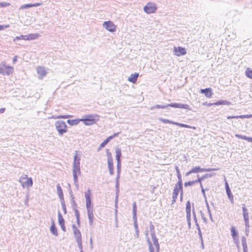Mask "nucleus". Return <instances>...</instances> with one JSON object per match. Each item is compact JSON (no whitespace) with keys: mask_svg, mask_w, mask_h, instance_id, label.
<instances>
[{"mask_svg":"<svg viewBox=\"0 0 252 252\" xmlns=\"http://www.w3.org/2000/svg\"><path fill=\"white\" fill-rule=\"evenodd\" d=\"M228 197L232 203H234L233 195L231 192L230 189L226 190Z\"/></svg>","mask_w":252,"mask_h":252,"instance_id":"nucleus-29","label":"nucleus"},{"mask_svg":"<svg viewBox=\"0 0 252 252\" xmlns=\"http://www.w3.org/2000/svg\"><path fill=\"white\" fill-rule=\"evenodd\" d=\"M69 115H59L57 116H52V118L53 119H59V118H63V119H66L68 118H69Z\"/></svg>","mask_w":252,"mask_h":252,"instance_id":"nucleus-43","label":"nucleus"},{"mask_svg":"<svg viewBox=\"0 0 252 252\" xmlns=\"http://www.w3.org/2000/svg\"><path fill=\"white\" fill-rule=\"evenodd\" d=\"M110 139L107 137L103 142H102L99 146L98 150L103 148L109 141Z\"/></svg>","mask_w":252,"mask_h":252,"instance_id":"nucleus-33","label":"nucleus"},{"mask_svg":"<svg viewBox=\"0 0 252 252\" xmlns=\"http://www.w3.org/2000/svg\"><path fill=\"white\" fill-rule=\"evenodd\" d=\"M79 247L80 252H83L82 240L76 241Z\"/></svg>","mask_w":252,"mask_h":252,"instance_id":"nucleus-42","label":"nucleus"},{"mask_svg":"<svg viewBox=\"0 0 252 252\" xmlns=\"http://www.w3.org/2000/svg\"><path fill=\"white\" fill-rule=\"evenodd\" d=\"M242 210H243V215L244 220L245 221L246 227L249 228V213L248 212V210L245 205H244L242 207Z\"/></svg>","mask_w":252,"mask_h":252,"instance_id":"nucleus-11","label":"nucleus"},{"mask_svg":"<svg viewBox=\"0 0 252 252\" xmlns=\"http://www.w3.org/2000/svg\"><path fill=\"white\" fill-rule=\"evenodd\" d=\"M231 235L232 237L234 239L235 237L237 236V232L235 230V229L234 226H232L231 228Z\"/></svg>","mask_w":252,"mask_h":252,"instance_id":"nucleus-44","label":"nucleus"},{"mask_svg":"<svg viewBox=\"0 0 252 252\" xmlns=\"http://www.w3.org/2000/svg\"><path fill=\"white\" fill-rule=\"evenodd\" d=\"M198 235L199 236V238H200V239L201 240V242L203 244V237H202L201 229L198 230Z\"/></svg>","mask_w":252,"mask_h":252,"instance_id":"nucleus-58","label":"nucleus"},{"mask_svg":"<svg viewBox=\"0 0 252 252\" xmlns=\"http://www.w3.org/2000/svg\"><path fill=\"white\" fill-rule=\"evenodd\" d=\"M158 120L163 123H168V124H173V125H175V123L176 122H173V121H170L169 120H168V119H163V118H159Z\"/></svg>","mask_w":252,"mask_h":252,"instance_id":"nucleus-35","label":"nucleus"},{"mask_svg":"<svg viewBox=\"0 0 252 252\" xmlns=\"http://www.w3.org/2000/svg\"><path fill=\"white\" fill-rule=\"evenodd\" d=\"M32 7V4H26L23 5H22L20 7V9H26L28 8Z\"/></svg>","mask_w":252,"mask_h":252,"instance_id":"nucleus-52","label":"nucleus"},{"mask_svg":"<svg viewBox=\"0 0 252 252\" xmlns=\"http://www.w3.org/2000/svg\"><path fill=\"white\" fill-rule=\"evenodd\" d=\"M106 155L107 157V161H112L113 158L111 153L110 152L108 149H106Z\"/></svg>","mask_w":252,"mask_h":252,"instance_id":"nucleus-39","label":"nucleus"},{"mask_svg":"<svg viewBox=\"0 0 252 252\" xmlns=\"http://www.w3.org/2000/svg\"><path fill=\"white\" fill-rule=\"evenodd\" d=\"M120 133V132L115 133L112 135H111V136H109L108 138L110 139V140H111V139H112L114 137L117 136Z\"/></svg>","mask_w":252,"mask_h":252,"instance_id":"nucleus-56","label":"nucleus"},{"mask_svg":"<svg viewBox=\"0 0 252 252\" xmlns=\"http://www.w3.org/2000/svg\"><path fill=\"white\" fill-rule=\"evenodd\" d=\"M13 72V67L6 65L4 63L0 65V73L5 75H9Z\"/></svg>","mask_w":252,"mask_h":252,"instance_id":"nucleus-6","label":"nucleus"},{"mask_svg":"<svg viewBox=\"0 0 252 252\" xmlns=\"http://www.w3.org/2000/svg\"><path fill=\"white\" fill-rule=\"evenodd\" d=\"M193 184H194V181H189L188 182L185 183L184 185H185V187H187V186H192Z\"/></svg>","mask_w":252,"mask_h":252,"instance_id":"nucleus-55","label":"nucleus"},{"mask_svg":"<svg viewBox=\"0 0 252 252\" xmlns=\"http://www.w3.org/2000/svg\"><path fill=\"white\" fill-rule=\"evenodd\" d=\"M246 75L251 79H252V70L248 68L245 71Z\"/></svg>","mask_w":252,"mask_h":252,"instance_id":"nucleus-37","label":"nucleus"},{"mask_svg":"<svg viewBox=\"0 0 252 252\" xmlns=\"http://www.w3.org/2000/svg\"><path fill=\"white\" fill-rule=\"evenodd\" d=\"M136 202H134L133 203L132 213H136Z\"/></svg>","mask_w":252,"mask_h":252,"instance_id":"nucleus-59","label":"nucleus"},{"mask_svg":"<svg viewBox=\"0 0 252 252\" xmlns=\"http://www.w3.org/2000/svg\"><path fill=\"white\" fill-rule=\"evenodd\" d=\"M19 181L23 188L26 187L29 188L31 187L33 184L32 179L31 178H28L27 175L25 174L20 177Z\"/></svg>","mask_w":252,"mask_h":252,"instance_id":"nucleus-3","label":"nucleus"},{"mask_svg":"<svg viewBox=\"0 0 252 252\" xmlns=\"http://www.w3.org/2000/svg\"><path fill=\"white\" fill-rule=\"evenodd\" d=\"M173 51L175 55L177 56L185 55L186 54V51L185 49L180 46L177 47H175L173 49Z\"/></svg>","mask_w":252,"mask_h":252,"instance_id":"nucleus-12","label":"nucleus"},{"mask_svg":"<svg viewBox=\"0 0 252 252\" xmlns=\"http://www.w3.org/2000/svg\"><path fill=\"white\" fill-rule=\"evenodd\" d=\"M102 26L103 28L110 32H114L116 31L117 26L112 21H105L103 23Z\"/></svg>","mask_w":252,"mask_h":252,"instance_id":"nucleus-7","label":"nucleus"},{"mask_svg":"<svg viewBox=\"0 0 252 252\" xmlns=\"http://www.w3.org/2000/svg\"><path fill=\"white\" fill-rule=\"evenodd\" d=\"M187 220L188 225L190 227V226L191 225V216H189V218H187Z\"/></svg>","mask_w":252,"mask_h":252,"instance_id":"nucleus-63","label":"nucleus"},{"mask_svg":"<svg viewBox=\"0 0 252 252\" xmlns=\"http://www.w3.org/2000/svg\"><path fill=\"white\" fill-rule=\"evenodd\" d=\"M175 125H177V126H180L181 127L192 128L193 129H195V127H194V126H190L189 125H186V124H181V123H179L176 122L175 123Z\"/></svg>","mask_w":252,"mask_h":252,"instance_id":"nucleus-32","label":"nucleus"},{"mask_svg":"<svg viewBox=\"0 0 252 252\" xmlns=\"http://www.w3.org/2000/svg\"><path fill=\"white\" fill-rule=\"evenodd\" d=\"M201 93L204 94L208 98L212 97V93L211 92V89L210 88L201 89Z\"/></svg>","mask_w":252,"mask_h":252,"instance_id":"nucleus-16","label":"nucleus"},{"mask_svg":"<svg viewBox=\"0 0 252 252\" xmlns=\"http://www.w3.org/2000/svg\"><path fill=\"white\" fill-rule=\"evenodd\" d=\"M115 151L116 153V158L117 161H121V157L122 156L121 149L118 147H115Z\"/></svg>","mask_w":252,"mask_h":252,"instance_id":"nucleus-19","label":"nucleus"},{"mask_svg":"<svg viewBox=\"0 0 252 252\" xmlns=\"http://www.w3.org/2000/svg\"><path fill=\"white\" fill-rule=\"evenodd\" d=\"M61 205H62L63 210V213L65 214L67 213V210H66L64 200H61Z\"/></svg>","mask_w":252,"mask_h":252,"instance_id":"nucleus-41","label":"nucleus"},{"mask_svg":"<svg viewBox=\"0 0 252 252\" xmlns=\"http://www.w3.org/2000/svg\"><path fill=\"white\" fill-rule=\"evenodd\" d=\"M71 205L73 210H74L75 209H77V204L73 199L71 200Z\"/></svg>","mask_w":252,"mask_h":252,"instance_id":"nucleus-50","label":"nucleus"},{"mask_svg":"<svg viewBox=\"0 0 252 252\" xmlns=\"http://www.w3.org/2000/svg\"><path fill=\"white\" fill-rule=\"evenodd\" d=\"M73 211L75 213L76 218L78 219V218H80V214L78 210L77 209H75L74 210H73Z\"/></svg>","mask_w":252,"mask_h":252,"instance_id":"nucleus-54","label":"nucleus"},{"mask_svg":"<svg viewBox=\"0 0 252 252\" xmlns=\"http://www.w3.org/2000/svg\"><path fill=\"white\" fill-rule=\"evenodd\" d=\"M107 163L109 173L111 175H113L114 174L113 160L107 161Z\"/></svg>","mask_w":252,"mask_h":252,"instance_id":"nucleus-23","label":"nucleus"},{"mask_svg":"<svg viewBox=\"0 0 252 252\" xmlns=\"http://www.w3.org/2000/svg\"><path fill=\"white\" fill-rule=\"evenodd\" d=\"M121 168V161L117 162V172L118 174H120Z\"/></svg>","mask_w":252,"mask_h":252,"instance_id":"nucleus-45","label":"nucleus"},{"mask_svg":"<svg viewBox=\"0 0 252 252\" xmlns=\"http://www.w3.org/2000/svg\"><path fill=\"white\" fill-rule=\"evenodd\" d=\"M87 215L89 220V224L90 225L92 226L94 223V211L87 212Z\"/></svg>","mask_w":252,"mask_h":252,"instance_id":"nucleus-22","label":"nucleus"},{"mask_svg":"<svg viewBox=\"0 0 252 252\" xmlns=\"http://www.w3.org/2000/svg\"><path fill=\"white\" fill-rule=\"evenodd\" d=\"M85 200H90L91 197V190L88 189L87 191L85 192Z\"/></svg>","mask_w":252,"mask_h":252,"instance_id":"nucleus-36","label":"nucleus"},{"mask_svg":"<svg viewBox=\"0 0 252 252\" xmlns=\"http://www.w3.org/2000/svg\"><path fill=\"white\" fill-rule=\"evenodd\" d=\"M157 4L152 2H148L143 7L144 11L148 14L154 13L157 10Z\"/></svg>","mask_w":252,"mask_h":252,"instance_id":"nucleus-4","label":"nucleus"},{"mask_svg":"<svg viewBox=\"0 0 252 252\" xmlns=\"http://www.w3.org/2000/svg\"><path fill=\"white\" fill-rule=\"evenodd\" d=\"M9 27V25H0V31L3 30L4 29Z\"/></svg>","mask_w":252,"mask_h":252,"instance_id":"nucleus-60","label":"nucleus"},{"mask_svg":"<svg viewBox=\"0 0 252 252\" xmlns=\"http://www.w3.org/2000/svg\"><path fill=\"white\" fill-rule=\"evenodd\" d=\"M150 230L151 232L155 231V227L154 225L152 224V222H150V226H149Z\"/></svg>","mask_w":252,"mask_h":252,"instance_id":"nucleus-57","label":"nucleus"},{"mask_svg":"<svg viewBox=\"0 0 252 252\" xmlns=\"http://www.w3.org/2000/svg\"><path fill=\"white\" fill-rule=\"evenodd\" d=\"M58 217L59 224H61L64 223V220L60 212H58Z\"/></svg>","mask_w":252,"mask_h":252,"instance_id":"nucleus-34","label":"nucleus"},{"mask_svg":"<svg viewBox=\"0 0 252 252\" xmlns=\"http://www.w3.org/2000/svg\"><path fill=\"white\" fill-rule=\"evenodd\" d=\"M200 172H203V168H200L199 166L194 167L186 173V176H188L193 173H198Z\"/></svg>","mask_w":252,"mask_h":252,"instance_id":"nucleus-15","label":"nucleus"},{"mask_svg":"<svg viewBox=\"0 0 252 252\" xmlns=\"http://www.w3.org/2000/svg\"><path fill=\"white\" fill-rule=\"evenodd\" d=\"M230 104V102L224 100H220L215 103V105H229Z\"/></svg>","mask_w":252,"mask_h":252,"instance_id":"nucleus-31","label":"nucleus"},{"mask_svg":"<svg viewBox=\"0 0 252 252\" xmlns=\"http://www.w3.org/2000/svg\"><path fill=\"white\" fill-rule=\"evenodd\" d=\"M86 126L92 125L95 123V120L93 115L87 116L85 119H80Z\"/></svg>","mask_w":252,"mask_h":252,"instance_id":"nucleus-10","label":"nucleus"},{"mask_svg":"<svg viewBox=\"0 0 252 252\" xmlns=\"http://www.w3.org/2000/svg\"><path fill=\"white\" fill-rule=\"evenodd\" d=\"M86 205L87 212L94 211V207L91 199L86 200Z\"/></svg>","mask_w":252,"mask_h":252,"instance_id":"nucleus-17","label":"nucleus"},{"mask_svg":"<svg viewBox=\"0 0 252 252\" xmlns=\"http://www.w3.org/2000/svg\"><path fill=\"white\" fill-rule=\"evenodd\" d=\"M10 5V3L6 2H0V7H4L8 6Z\"/></svg>","mask_w":252,"mask_h":252,"instance_id":"nucleus-51","label":"nucleus"},{"mask_svg":"<svg viewBox=\"0 0 252 252\" xmlns=\"http://www.w3.org/2000/svg\"><path fill=\"white\" fill-rule=\"evenodd\" d=\"M36 72L38 75V78L42 79L43 77L46 76L47 71L44 66H38L36 67Z\"/></svg>","mask_w":252,"mask_h":252,"instance_id":"nucleus-9","label":"nucleus"},{"mask_svg":"<svg viewBox=\"0 0 252 252\" xmlns=\"http://www.w3.org/2000/svg\"><path fill=\"white\" fill-rule=\"evenodd\" d=\"M151 235L153 240L157 239L155 231L151 232Z\"/></svg>","mask_w":252,"mask_h":252,"instance_id":"nucleus-64","label":"nucleus"},{"mask_svg":"<svg viewBox=\"0 0 252 252\" xmlns=\"http://www.w3.org/2000/svg\"><path fill=\"white\" fill-rule=\"evenodd\" d=\"M80 121H81L80 119H73V120H68L67 123L71 126H74L77 125Z\"/></svg>","mask_w":252,"mask_h":252,"instance_id":"nucleus-27","label":"nucleus"},{"mask_svg":"<svg viewBox=\"0 0 252 252\" xmlns=\"http://www.w3.org/2000/svg\"><path fill=\"white\" fill-rule=\"evenodd\" d=\"M147 242L149 245V248L150 252H157V249H156V251L155 250V249L152 245V243L150 241V239L149 238H148Z\"/></svg>","mask_w":252,"mask_h":252,"instance_id":"nucleus-28","label":"nucleus"},{"mask_svg":"<svg viewBox=\"0 0 252 252\" xmlns=\"http://www.w3.org/2000/svg\"><path fill=\"white\" fill-rule=\"evenodd\" d=\"M73 233L76 241L82 240L81 233L79 229H76Z\"/></svg>","mask_w":252,"mask_h":252,"instance_id":"nucleus-25","label":"nucleus"},{"mask_svg":"<svg viewBox=\"0 0 252 252\" xmlns=\"http://www.w3.org/2000/svg\"><path fill=\"white\" fill-rule=\"evenodd\" d=\"M134 226V228L135 230V237L136 238H138L139 237V229H138V224L135 223Z\"/></svg>","mask_w":252,"mask_h":252,"instance_id":"nucleus-48","label":"nucleus"},{"mask_svg":"<svg viewBox=\"0 0 252 252\" xmlns=\"http://www.w3.org/2000/svg\"><path fill=\"white\" fill-rule=\"evenodd\" d=\"M220 170V168H203V172H210L212 171H217Z\"/></svg>","mask_w":252,"mask_h":252,"instance_id":"nucleus-46","label":"nucleus"},{"mask_svg":"<svg viewBox=\"0 0 252 252\" xmlns=\"http://www.w3.org/2000/svg\"><path fill=\"white\" fill-rule=\"evenodd\" d=\"M182 190H183L182 184L180 185L179 184H176L173 192L172 203H174L176 202L179 192L180 191L181 192Z\"/></svg>","mask_w":252,"mask_h":252,"instance_id":"nucleus-8","label":"nucleus"},{"mask_svg":"<svg viewBox=\"0 0 252 252\" xmlns=\"http://www.w3.org/2000/svg\"><path fill=\"white\" fill-rule=\"evenodd\" d=\"M252 118V114L250 115H240V116H228L227 118L228 119H238V118Z\"/></svg>","mask_w":252,"mask_h":252,"instance_id":"nucleus-18","label":"nucleus"},{"mask_svg":"<svg viewBox=\"0 0 252 252\" xmlns=\"http://www.w3.org/2000/svg\"><path fill=\"white\" fill-rule=\"evenodd\" d=\"M40 36V34L38 33H30L28 35H26V40H32L36 39Z\"/></svg>","mask_w":252,"mask_h":252,"instance_id":"nucleus-13","label":"nucleus"},{"mask_svg":"<svg viewBox=\"0 0 252 252\" xmlns=\"http://www.w3.org/2000/svg\"><path fill=\"white\" fill-rule=\"evenodd\" d=\"M242 245L243 248H248L247 244L246 242V239L245 237H243L242 238Z\"/></svg>","mask_w":252,"mask_h":252,"instance_id":"nucleus-49","label":"nucleus"},{"mask_svg":"<svg viewBox=\"0 0 252 252\" xmlns=\"http://www.w3.org/2000/svg\"><path fill=\"white\" fill-rule=\"evenodd\" d=\"M133 214V219L134 220V225L136 223H137V217H136V213H132Z\"/></svg>","mask_w":252,"mask_h":252,"instance_id":"nucleus-61","label":"nucleus"},{"mask_svg":"<svg viewBox=\"0 0 252 252\" xmlns=\"http://www.w3.org/2000/svg\"><path fill=\"white\" fill-rule=\"evenodd\" d=\"M175 169L177 172V177L179 180L177 184H179L180 185H181V184H182V176L178 167L176 166Z\"/></svg>","mask_w":252,"mask_h":252,"instance_id":"nucleus-26","label":"nucleus"},{"mask_svg":"<svg viewBox=\"0 0 252 252\" xmlns=\"http://www.w3.org/2000/svg\"><path fill=\"white\" fill-rule=\"evenodd\" d=\"M78 151H75V155L73 157V177L75 186L78 189V175L81 174L80 157L78 156Z\"/></svg>","mask_w":252,"mask_h":252,"instance_id":"nucleus-1","label":"nucleus"},{"mask_svg":"<svg viewBox=\"0 0 252 252\" xmlns=\"http://www.w3.org/2000/svg\"><path fill=\"white\" fill-rule=\"evenodd\" d=\"M26 35H21L19 36H16L15 39H14V41L15 40H20V39H23L26 40Z\"/></svg>","mask_w":252,"mask_h":252,"instance_id":"nucleus-53","label":"nucleus"},{"mask_svg":"<svg viewBox=\"0 0 252 252\" xmlns=\"http://www.w3.org/2000/svg\"><path fill=\"white\" fill-rule=\"evenodd\" d=\"M55 126L60 135L62 136L67 132V126L64 121L62 120L56 121Z\"/></svg>","mask_w":252,"mask_h":252,"instance_id":"nucleus-2","label":"nucleus"},{"mask_svg":"<svg viewBox=\"0 0 252 252\" xmlns=\"http://www.w3.org/2000/svg\"><path fill=\"white\" fill-rule=\"evenodd\" d=\"M153 244L156 247V249H157V252H159V245L158 242V239H155L153 240Z\"/></svg>","mask_w":252,"mask_h":252,"instance_id":"nucleus-38","label":"nucleus"},{"mask_svg":"<svg viewBox=\"0 0 252 252\" xmlns=\"http://www.w3.org/2000/svg\"><path fill=\"white\" fill-rule=\"evenodd\" d=\"M57 193L61 200H64L63 194L60 184L57 185Z\"/></svg>","mask_w":252,"mask_h":252,"instance_id":"nucleus-20","label":"nucleus"},{"mask_svg":"<svg viewBox=\"0 0 252 252\" xmlns=\"http://www.w3.org/2000/svg\"><path fill=\"white\" fill-rule=\"evenodd\" d=\"M186 212L187 218H189V216H191V206L189 201H188L186 203Z\"/></svg>","mask_w":252,"mask_h":252,"instance_id":"nucleus-21","label":"nucleus"},{"mask_svg":"<svg viewBox=\"0 0 252 252\" xmlns=\"http://www.w3.org/2000/svg\"><path fill=\"white\" fill-rule=\"evenodd\" d=\"M206 206H207V210H208V214L209 215V217H210V219L212 221L213 219H212V214H211V210H210V207H209V204L206 200Z\"/></svg>","mask_w":252,"mask_h":252,"instance_id":"nucleus-47","label":"nucleus"},{"mask_svg":"<svg viewBox=\"0 0 252 252\" xmlns=\"http://www.w3.org/2000/svg\"><path fill=\"white\" fill-rule=\"evenodd\" d=\"M215 175H216V173H210V174L207 173V174H206L203 175L202 176V178L203 179V180H204L206 178L213 177V176H215Z\"/></svg>","mask_w":252,"mask_h":252,"instance_id":"nucleus-40","label":"nucleus"},{"mask_svg":"<svg viewBox=\"0 0 252 252\" xmlns=\"http://www.w3.org/2000/svg\"><path fill=\"white\" fill-rule=\"evenodd\" d=\"M200 187L201 188V191H202V192L203 193V196L206 199V194H205V189H204V188H203V187L202 186V184L200 183Z\"/></svg>","mask_w":252,"mask_h":252,"instance_id":"nucleus-62","label":"nucleus"},{"mask_svg":"<svg viewBox=\"0 0 252 252\" xmlns=\"http://www.w3.org/2000/svg\"><path fill=\"white\" fill-rule=\"evenodd\" d=\"M169 106L172 107H174V108H178L190 110V108L189 105L184 104H181V103H170V104H168L166 105H160V108H162V109L166 108Z\"/></svg>","mask_w":252,"mask_h":252,"instance_id":"nucleus-5","label":"nucleus"},{"mask_svg":"<svg viewBox=\"0 0 252 252\" xmlns=\"http://www.w3.org/2000/svg\"><path fill=\"white\" fill-rule=\"evenodd\" d=\"M51 232L55 236H57L58 235V233L57 231V229L56 227L54 221L52 222V224L50 226V228Z\"/></svg>","mask_w":252,"mask_h":252,"instance_id":"nucleus-24","label":"nucleus"},{"mask_svg":"<svg viewBox=\"0 0 252 252\" xmlns=\"http://www.w3.org/2000/svg\"><path fill=\"white\" fill-rule=\"evenodd\" d=\"M235 136L237 138L246 140L249 142L250 141V140H252V137H247L246 136L240 135L239 134H236Z\"/></svg>","mask_w":252,"mask_h":252,"instance_id":"nucleus-30","label":"nucleus"},{"mask_svg":"<svg viewBox=\"0 0 252 252\" xmlns=\"http://www.w3.org/2000/svg\"><path fill=\"white\" fill-rule=\"evenodd\" d=\"M139 76V73H135L134 74H132L130 75V76L128 78V81L132 83H135L137 81V78Z\"/></svg>","mask_w":252,"mask_h":252,"instance_id":"nucleus-14","label":"nucleus"}]
</instances>
